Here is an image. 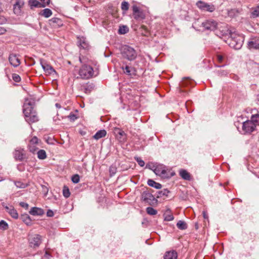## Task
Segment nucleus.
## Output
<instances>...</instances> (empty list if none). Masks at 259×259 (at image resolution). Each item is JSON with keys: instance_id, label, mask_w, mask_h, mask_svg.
Masks as SVG:
<instances>
[{"instance_id": "obj_45", "label": "nucleus", "mask_w": 259, "mask_h": 259, "mask_svg": "<svg viewBox=\"0 0 259 259\" xmlns=\"http://www.w3.org/2000/svg\"><path fill=\"white\" fill-rule=\"evenodd\" d=\"M135 159L140 166L143 167L145 165V162L140 157H135Z\"/></svg>"}, {"instance_id": "obj_23", "label": "nucleus", "mask_w": 259, "mask_h": 259, "mask_svg": "<svg viewBox=\"0 0 259 259\" xmlns=\"http://www.w3.org/2000/svg\"><path fill=\"white\" fill-rule=\"evenodd\" d=\"M94 85L92 83H88L82 87V90L85 94H90L94 89Z\"/></svg>"}, {"instance_id": "obj_40", "label": "nucleus", "mask_w": 259, "mask_h": 259, "mask_svg": "<svg viewBox=\"0 0 259 259\" xmlns=\"http://www.w3.org/2000/svg\"><path fill=\"white\" fill-rule=\"evenodd\" d=\"M116 167L114 165H112L109 167V172L111 177L114 176L116 172Z\"/></svg>"}, {"instance_id": "obj_46", "label": "nucleus", "mask_w": 259, "mask_h": 259, "mask_svg": "<svg viewBox=\"0 0 259 259\" xmlns=\"http://www.w3.org/2000/svg\"><path fill=\"white\" fill-rule=\"evenodd\" d=\"M28 148H29L30 152H32V153H34L38 149L36 147L35 145H32V144H29Z\"/></svg>"}, {"instance_id": "obj_2", "label": "nucleus", "mask_w": 259, "mask_h": 259, "mask_svg": "<svg viewBox=\"0 0 259 259\" xmlns=\"http://www.w3.org/2000/svg\"><path fill=\"white\" fill-rule=\"evenodd\" d=\"M120 51L122 56L129 61L135 60L137 56V52L135 49L127 45L122 46Z\"/></svg>"}, {"instance_id": "obj_62", "label": "nucleus", "mask_w": 259, "mask_h": 259, "mask_svg": "<svg viewBox=\"0 0 259 259\" xmlns=\"http://www.w3.org/2000/svg\"><path fill=\"white\" fill-rule=\"evenodd\" d=\"M257 100L259 101V95L257 96Z\"/></svg>"}, {"instance_id": "obj_30", "label": "nucleus", "mask_w": 259, "mask_h": 259, "mask_svg": "<svg viewBox=\"0 0 259 259\" xmlns=\"http://www.w3.org/2000/svg\"><path fill=\"white\" fill-rule=\"evenodd\" d=\"M21 219L23 222H24L27 225L31 224V220L30 217L27 214H24L21 215Z\"/></svg>"}, {"instance_id": "obj_54", "label": "nucleus", "mask_w": 259, "mask_h": 259, "mask_svg": "<svg viewBox=\"0 0 259 259\" xmlns=\"http://www.w3.org/2000/svg\"><path fill=\"white\" fill-rule=\"evenodd\" d=\"M20 205L23 207V208H25L26 209H27L29 207V205L28 203H25V202H21L20 203Z\"/></svg>"}, {"instance_id": "obj_43", "label": "nucleus", "mask_w": 259, "mask_h": 259, "mask_svg": "<svg viewBox=\"0 0 259 259\" xmlns=\"http://www.w3.org/2000/svg\"><path fill=\"white\" fill-rule=\"evenodd\" d=\"M117 132V135L120 136L119 138L121 139V140L123 141L124 140V138H123V137L125 136V134L124 131L122 130L118 129Z\"/></svg>"}, {"instance_id": "obj_26", "label": "nucleus", "mask_w": 259, "mask_h": 259, "mask_svg": "<svg viewBox=\"0 0 259 259\" xmlns=\"http://www.w3.org/2000/svg\"><path fill=\"white\" fill-rule=\"evenodd\" d=\"M79 41L78 43L79 44V46L83 48V49H87L89 47V44L87 42L85 38L83 37H78Z\"/></svg>"}, {"instance_id": "obj_50", "label": "nucleus", "mask_w": 259, "mask_h": 259, "mask_svg": "<svg viewBox=\"0 0 259 259\" xmlns=\"http://www.w3.org/2000/svg\"><path fill=\"white\" fill-rule=\"evenodd\" d=\"M38 139L36 137H33L30 140L29 144L35 145L37 144Z\"/></svg>"}, {"instance_id": "obj_29", "label": "nucleus", "mask_w": 259, "mask_h": 259, "mask_svg": "<svg viewBox=\"0 0 259 259\" xmlns=\"http://www.w3.org/2000/svg\"><path fill=\"white\" fill-rule=\"evenodd\" d=\"M147 184L149 186L154 187L157 189H160L162 187V185L160 183H157L152 179H149L148 180Z\"/></svg>"}, {"instance_id": "obj_36", "label": "nucleus", "mask_w": 259, "mask_h": 259, "mask_svg": "<svg viewBox=\"0 0 259 259\" xmlns=\"http://www.w3.org/2000/svg\"><path fill=\"white\" fill-rule=\"evenodd\" d=\"M251 119L254 122L255 126L259 125V114L252 115Z\"/></svg>"}, {"instance_id": "obj_44", "label": "nucleus", "mask_w": 259, "mask_h": 259, "mask_svg": "<svg viewBox=\"0 0 259 259\" xmlns=\"http://www.w3.org/2000/svg\"><path fill=\"white\" fill-rule=\"evenodd\" d=\"M80 177L78 175H74L71 178V181L73 183L76 184L79 182Z\"/></svg>"}, {"instance_id": "obj_35", "label": "nucleus", "mask_w": 259, "mask_h": 259, "mask_svg": "<svg viewBox=\"0 0 259 259\" xmlns=\"http://www.w3.org/2000/svg\"><path fill=\"white\" fill-rule=\"evenodd\" d=\"M169 191L167 189H164L161 191H159L158 192V194H157V197L158 198H159V197H162V196H167L168 194L169 193Z\"/></svg>"}, {"instance_id": "obj_13", "label": "nucleus", "mask_w": 259, "mask_h": 259, "mask_svg": "<svg viewBox=\"0 0 259 259\" xmlns=\"http://www.w3.org/2000/svg\"><path fill=\"white\" fill-rule=\"evenodd\" d=\"M14 157L17 160L22 161L25 158V154L23 149H16L14 152Z\"/></svg>"}, {"instance_id": "obj_22", "label": "nucleus", "mask_w": 259, "mask_h": 259, "mask_svg": "<svg viewBox=\"0 0 259 259\" xmlns=\"http://www.w3.org/2000/svg\"><path fill=\"white\" fill-rule=\"evenodd\" d=\"M177 252L173 250L166 252L164 256V259H177Z\"/></svg>"}, {"instance_id": "obj_11", "label": "nucleus", "mask_w": 259, "mask_h": 259, "mask_svg": "<svg viewBox=\"0 0 259 259\" xmlns=\"http://www.w3.org/2000/svg\"><path fill=\"white\" fill-rule=\"evenodd\" d=\"M23 110L25 116H27L28 114H30L35 111L33 110L32 103L28 100H26L23 105Z\"/></svg>"}, {"instance_id": "obj_8", "label": "nucleus", "mask_w": 259, "mask_h": 259, "mask_svg": "<svg viewBox=\"0 0 259 259\" xmlns=\"http://www.w3.org/2000/svg\"><path fill=\"white\" fill-rule=\"evenodd\" d=\"M218 25V23L213 19L206 20L201 24V26L205 30H208L210 31L214 30Z\"/></svg>"}, {"instance_id": "obj_3", "label": "nucleus", "mask_w": 259, "mask_h": 259, "mask_svg": "<svg viewBox=\"0 0 259 259\" xmlns=\"http://www.w3.org/2000/svg\"><path fill=\"white\" fill-rule=\"evenodd\" d=\"M93 69L89 65H83L79 71V75L81 78L89 79L93 76Z\"/></svg>"}, {"instance_id": "obj_37", "label": "nucleus", "mask_w": 259, "mask_h": 259, "mask_svg": "<svg viewBox=\"0 0 259 259\" xmlns=\"http://www.w3.org/2000/svg\"><path fill=\"white\" fill-rule=\"evenodd\" d=\"M146 212L148 214L151 215H154L157 213V211L151 207H147Z\"/></svg>"}, {"instance_id": "obj_56", "label": "nucleus", "mask_w": 259, "mask_h": 259, "mask_svg": "<svg viewBox=\"0 0 259 259\" xmlns=\"http://www.w3.org/2000/svg\"><path fill=\"white\" fill-rule=\"evenodd\" d=\"M6 32V30L5 28L0 27V35L4 34Z\"/></svg>"}, {"instance_id": "obj_33", "label": "nucleus", "mask_w": 259, "mask_h": 259, "mask_svg": "<svg viewBox=\"0 0 259 259\" xmlns=\"http://www.w3.org/2000/svg\"><path fill=\"white\" fill-rule=\"evenodd\" d=\"M37 157L39 159H45L47 157L46 152L44 150H39L37 152Z\"/></svg>"}, {"instance_id": "obj_5", "label": "nucleus", "mask_w": 259, "mask_h": 259, "mask_svg": "<svg viewBox=\"0 0 259 259\" xmlns=\"http://www.w3.org/2000/svg\"><path fill=\"white\" fill-rule=\"evenodd\" d=\"M132 10L133 17L137 21H141L145 18L146 16L144 11L137 5H133Z\"/></svg>"}, {"instance_id": "obj_21", "label": "nucleus", "mask_w": 259, "mask_h": 259, "mask_svg": "<svg viewBox=\"0 0 259 259\" xmlns=\"http://www.w3.org/2000/svg\"><path fill=\"white\" fill-rule=\"evenodd\" d=\"M49 24L54 27L62 25L61 20L56 17L52 18L51 19L49 20Z\"/></svg>"}, {"instance_id": "obj_24", "label": "nucleus", "mask_w": 259, "mask_h": 259, "mask_svg": "<svg viewBox=\"0 0 259 259\" xmlns=\"http://www.w3.org/2000/svg\"><path fill=\"white\" fill-rule=\"evenodd\" d=\"M28 4L31 9L33 8H42L40 2L37 0H29Z\"/></svg>"}, {"instance_id": "obj_47", "label": "nucleus", "mask_w": 259, "mask_h": 259, "mask_svg": "<svg viewBox=\"0 0 259 259\" xmlns=\"http://www.w3.org/2000/svg\"><path fill=\"white\" fill-rule=\"evenodd\" d=\"M12 78L16 82H19L21 81L20 76L16 73H14L12 74Z\"/></svg>"}, {"instance_id": "obj_48", "label": "nucleus", "mask_w": 259, "mask_h": 259, "mask_svg": "<svg viewBox=\"0 0 259 259\" xmlns=\"http://www.w3.org/2000/svg\"><path fill=\"white\" fill-rule=\"evenodd\" d=\"M174 218L171 214H164V220L166 221H171L174 220Z\"/></svg>"}, {"instance_id": "obj_25", "label": "nucleus", "mask_w": 259, "mask_h": 259, "mask_svg": "<svg viewBox=\"0 0 259 259\" xmlns=\"http://www.w3.org/2000/svg\"><path fill=\"white\" fill-rule=\"evenodd\" d=\"M107 132L105 130H102L98 131L93 136L94 139L99 140L102 138L105 137Z\"/></svg>"}, {"instance_id": "obj_51", "label": "nucleus", "mask_w": 259, "mask_h": 259, "mask_svg": "<svg viewBox=\"0 0 259 259\" xmlns=\"http://www.w3.org/2000/svg\"><path fill=\"white\" fill-rule=\"evenodd\" d=\"M42 187V191L44 193L45 196H47L48 194L49 189L47 187L44 185L41 186Z\"/></svg>"}, {"instance_id": "obj_38", "label": "nucleus", "mask_w": 259, "mask_h": 259, "mask_svg": "<svg viewBox=\"0 0 259 259\" xmlns=\"http://www.w3.org/2000/svg\"><path fill=\"white\" fill-rule=\"evenodd\" d=\"M8 228V224L6 221L4 220H2L0 221V229L3 230H6Z\"/></svg>"}, {"instance_id": "obj_53", "label": "nucleus", "mask_w": 259, "mask_h": 259, "mask_svg": "<svg viewBox=\"0 0 259 259\" xmlns=\"http://www.w3.org/2000/svg\"><path fill=\"white\" fill-rule=\"evenodd\" d=\"M6 22H7L6 18L5 17L0 15V24H5L6 23Z\"/></svg>"}, {"instance_id": "obj_28", "label": "nucleus", "mask_w": 259, "mask_h": 259, "mask_svg": "<svg viewBox=\"0 0 259 259\" xmlns=\"http://www.w3.org/2000/svg\"><path fill=\"white\" fill-rule=\"evenodd\" d=\"M39 14L45 18H49L52 15V11L48 8H46L39 13Z\"/></svg>"}, {"instance_id": "obj_52", "label": "nucleus", "mask_w": 259, "mask_h": 259, "mask_svg": "<svg viewBox=\"0 0 259 259\" xmlns=\"http://www.w3.org/2000/svg\"><path fill=\"white\" fill-rule=\"evenodd\" d=\"M68 118L70 119L71 121H74L75 119L77 118L76 115L73 113H70L68 116Z\"/></svg>"}, {"instance_id": "obj_10", "label": "nucleus", "mask_w": 259, "mask_h": 259, "mask_svg": "<svg viewBox=\"0 0 259 259\" xmlns=\"http://www.w3.org/2000/svg\"><path fill=\"white\" fill-rule=\"evenodd\" d=\"M256 126L255 125L254 122L251 120H247L243 122L242 125V131L244 133H251L255 130Z\"/></svg>"}, {"instance_id": "obj_61", "label": "nucleus", "mask_w": 259, "mask_h": 259, "mask_svg": "<svg viewBox=\"0 0 259 259\" xmlns=\"http://www.w3.org/2000/svg\"><path fill=\"white\" fill-rule=\"evenodd\" d=\"M203 217H204V218L205 219V218H206V215H205V214L204 213H203Z\"/></svg>"}, {"instance_id": "obj_14", "label": "nucleus", "mask_w": 259, "mask_h": 259, "mask_svg": "<svg viewBox=\"0 0 259 259\" xmlns=\"http://www.w3.org/2000/svg\"><path fill=\"white\" fill-rule=\"evenodd\" d=\"M9 60L10 64L14 67H17L20 64V60L16 55L11 54L9 56Z\"/></svg>"}, {"instance_id": "obj_39", "label": "nucleus", "mask_w": 259, "mask_h": 259, "mask_svg": "<svg viewBox=\"0 0 259 259\" xmlns=\"http://www.w3.org/2000/svg\"><path fill=\"white\" fill-rule=\"evenodd\" d=\"M63 194L65 198H68L70 196V193L68 187L64 186L63 190Z\"/></svg>"}, {"instance_id": "obj_34", "label": "nucleus", "mask_w": 259, "mask_h": 259, "mask_svg": "<svg viewBox=\"0 0 259 259\" xmlns=\"http://www.w3.org/2000/svg\"><path fill=\"white\" fill-rule=\"evenodd\" d=\"M177 227L180 230H185L187 228V224L183 221H179L177 224Z\"/></svg>"}, {"instance_id": "obj_12", "label": "nucleus", "mask_w": 259, "mask_h": 259, "mask_svg": "<svg viewBox=\"0 0 259 259\" xmlns=\"http://www.w3.org/2000/svg\"><path fill=\"white\" fill-rule=\"evenodd\" d=\"M248 48L251 49H259V37H251L249 38L248 43Z\"/></svg>"}, {"instance_id": "obj_42", "label": "nucleus", "mask_w": 259, "mask_h": 259, "mask_svg": "<svg viewBox=\"0 0 259 259\" xmlns=\"http://www.w3.org/2000/svg\"><path fill=\"white\" fill-rule=\"evenodd\" d=\"M15 184L16 186L19 188H25L27 186V184L20 181L15 182Z\"/></svg>"}, {"instance_id": "obj_31", "label": "nucleus", "mask_w": 259, "mask_h": 259, "mask_svg": "<svg viewBox=\"0 0 259 259\" xmlns=\"http://www.w3.org/2000/svg\"><path fill=\"white\" fill-rule=\"evenodd\" d=\"M250 17L253 18L259 17V6L252 9Z\"/></svg>"}, {"instance_id": "obj_60", "label": "nucleus", "mask_w": 259, "mask_h": 259, "mask_svg": "<svg viewBox=\"0 0 259 259\" xmlns=\"http://www.w3.org/2000/svg\"><path fill=\"white\" fill-rule=\"evenodd\" d=\"M4 179H2L1 177H0V182L3 181Z\"/></svg>"}, {"instance_id": "obj_18", "label": "nucleus", "mask_w": 259, "mask_h": 259, "mask_svg": "<svg viewBox=\"0 0 259 259\" xmlns=\"http://www.w3.org/2000/svg\"><path fill=\"white\" fill-rule=\"evenodd\" d=\"M29 213L32 215L41 216L44 214V211L40 208L34 207L31 208Z\"/></svg>"}, {"instance_id": "obj_1", "label": "nucleus", "mask_w": 259, "mask_h": 259, "mask_svg": "<svg viewBox=\"0 0 259 259\" xmlns=\"http://www.w3.org/2000/svg\"><path fill=\"white\" fill-rule=\"evenodd\" d=\"M230 37L228 39L229 45L236 50L240 49L243 44L244 37L239 34L236 32L235 31L232 30L229 31Z\"/></svg>"}, {"instance_id": "obj_59", "label": "nucleus", "mask_w": 259, "mask_h": 259, "mask_svg": "<svg viewBox=\"0 0 259 259\" xmlns=\"http://www.w3.org/2000/svg\"><path fill=\"white\" fill-rule=\"evenodd\" d=\"M79 61L80 63H83V61H82V58L81 57H79Z\"/></svg>"}, {"instance_id": "obj_58", "label": "nucleus", "mask_w": 259, "mask_h": 259, "mask_svg": "<svg viewBox=\"0 0 259 259\" xmlns=\"http://www.w3.org/2000/svg\"><path fill=\"white\" fill-rule=\"evenodd\" d=\"M55 106L57 108H60L61 107V105L59 103H56Z\"/></svg>"}, {"instance_id": "obj_7", "label": "nucleus", "mask_w": 259, "mask_h": 259, "mask_svg": "<svg viewBox=\"0 0 259 259\" xmlns=\"http://www.w3.org/2000/svg\"><path fill=\"white\" fill-rule=\"evenodd\" d=\"M42 237L38 234H34L30 236L29 243L30 247L33 248L38 247L41 243Z\"/></svg>"}, {"instance_id": "obj_49", "label": "nucleus", "mask_w": 259, "mask_h": 259, "mask_svg": "<svg viewBox=\"0 0 259 259\" xmlns=\"http://www.w3.org/2000/svg\"><path fill=\"white\" fill-rule=\"evenodd\" d=\"M40 3L42 8H44L50 4V0H40Z\"/></svg>"}, {"instance_id": "obj_20", "label": "nucleus", "mask_w": 259, "mask_h": 259, "mask_svg": "<svg viewBox=\"0 0 259 259\" xmlns=\"http://www.w3.org/2000/svg\"><path fill=\"white\" fill-rule=\"evenodd\" d=\"M5 209L7 212H8L12 218L16 219H18V214L17 210L12 206L10 207L6 206L5 207Z\"/></svg>"}, {"instance_id": "obj_27", "label": "nucleus", "mask_w": 259, "mask_h": 259, "mask_svg": "<svg viewBox=\"0 0 259 259\" xmlns=\"http://www.w3.org/2000/svg\"><path fill=\"white\" fill-rule=\"evenodd\" d=\"M122 69L125 73L129 75H132L135 74V70L134 68L127 65H126L125 67H122Z\"/></svg>"}, {"instance_id": "obj_4", "label": "nucleus", "mask_w": 259, "mask_h": 259, "mask_svg": "<svg viewBox=\"0 0 259 259\" xmlns=\"http://www.w3.org/2000/svg\"><path fill=\"white\" fill-rule=\"evenodd\" d=\"M141 199L145 203L153 205L157 203V200L154 196L149 191H144L141 195Z\"/></svg>"}, {"instance_id": "obj_57", "label": "nucleus", "mask_w": 259, "mask_h": 259, "mask_svg": "<svg viewBox=\"0 0 259 259\" xmlns=\"http://www.w3.org/2000/svg\"><path fill=\"white\" fill-rule=\"evenodd\" d=\"M47 215L48 217H53L54 215V212L53 211L51 210H49L48 211H47Z\"/></svg>"}, {"instance_id": "obj_32", "label": "nucleus", "mask_w": 259, "mask_h": 259, "mask_svg": "<svg viewBox=\"0 0 259 259\" xmlns=\"http://www.w3.org/2000/svg\"><path fill=\"white\" fill-rule=\"evenodd\" d=\"M128 31L129 28L127 26L122 25L119 26L118 32L120 34H124L127 33Z\"/></svg>"}, {"instance_id": "obj_15", "label": "nucleus", "mask_w": 259, "mask_h": 259, "mask_svg": "<svg viewBox=\"0 0 259 259\" xmlns=\"http://www.w3.org/2000/svg\"><path fill=\"white\" fill-rule=\"evenodd\" d=\"M41 65L45 72L48 74H52L54 73H56L53 67L47 63H42L41 62Z\"/></svg>"}, {"instance_id": "obj_19", "label": "nucleus", "mask_w": 259, "mask_h": 259, "mask_svg": "<svg viewBox=\"0 0 259 259\" xmlns=\"http://www.w3.org/2000/svg\"><path fill=\"white\" fill-rule=\"evenodd\" d=\"M26 121L29 123L35 122L38 120V117L36 112L34 111L32 113L28 114L27 116H25Z\"/></svg>"}, {"instance_id": "obj_17", "label": "nucleus", "mask_w": 259, "mask_h": 259, "mask_svg": "<svg viewBox=\"0 0 259 259\" xmlns=\"http://www.w3.org/2000/svg\"><path fill=\"white\" fill-rule=\"evenodd\" d=\"M180 177L184 180L190 181L191 179V175L186 170L181 169L179 171Z\"/></svg>"}, {"instance_id": "obj_41", "label": "nucleus", "mask_w": 259, "mask_h": 259, "mask_svg": "<svg viewBox=\"0 0 259 259\" xmlns=\"http://www.w3.org/2000/svg\"><path fill=\"white\" fill-rule=\"evenodd\" d=\"M121 8L122 11H126L128 10L129 8V4L126 2H122L121 5Z\"/></svg>"}, {"instance_id": "obj_16", "label": "nucleus", "mask_w": 259, "mask_h": 259, "mask_svg": "<svg viewBox=\"0 0 259 259\" xmlns=\"http://www.w3.org/2000/svg\"><path fill=\"white\" fill-rule=\"evenodd\" d=\"M24 5L23 2L20 0H16L14 5V12L16 14H19L21 11V8Z\"/></svg>"}, {"instance_id": "obj_9", "label": "nucleus", "mask_w": 259, "mask_h": 259, "mask_svg": "<svg viewBox=\"0 0 259 259\" xmlns=\"http://www.w3.org/2000/svg\"><path fill=\"white\" fill-rule=\"evenodd\" d=\"M197 7L202 11H206L209 12H213L215 8L214 5H209L204 2L199 1L196 4Z\"/></svg>"}, {"instance_id": "obj_55", "label": "nucleus", "mask_w": 259, "mask_h": 259, "mask_svg": "<svg viewBox=\"0 0 259 259\" xmlns=\"http://www.w3.org/2000/svg\"><path fill=\"white\" fill-rule=\"evenodd\" d=\"M217 58L218 61L220 63L222 62L223 61V59H224L223 56L221 55H218L217 56Z\"/></svg>"}, {"instance_id": "obj_6", "label": "nucleus", "mask_w": 259, "mask_h": 259, "mask_svg": "<svg viewBox=\"0 0 259 259\" xmlns=\"http://www.w3.org/2000/svg\"><path fill=\"white\" fill-rule=\"evenodd\" d=\"M153 171L157 176H159L162 178H170V176L167 172L165 166L162 164L156 165Z\"/></svg>"}]
</instances>
